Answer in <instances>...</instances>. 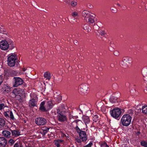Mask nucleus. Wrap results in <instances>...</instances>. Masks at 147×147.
I'll return each mask as SVG.
<instances>
[{
    "label": "nucleus",
    "instance_id": "3",
    "mask_svg": "<svg viewBox=\"0 0 147 147\" xmlns=\"http://www.w3.org/2000/svg\"><path fill=\"white\" fill-rule=\"evenodd\" d=\"M131 117L128 114L123 115L121 119V122L122 125L123 126H127L131 123Z\"/></svg>",
    "mask_w": 147,
    "mask_h": 147
},
{
    "label": "nucleus",
    "instance_id": "40",
    "mask_svg": "<svg viewBox=\"0 0 147 147\" xmlns=\"http://www.w3.org/2000/svg\"><path fill=\"white\" fill-rule=\"evenodd\" d=\"M48 105L49 106V107L51 108L52 106V105L51 102H48Z\"/></svg>",
    "mask_w": 147,
    "mask_h": 147
},
{
    "label": "nucleus",
    "instance_id": "47",
    "mask_svg": "<svg viewBox=\"0 0 147 147\" xmlns=\"http://www.w3.org/2000/svg\"><path fill=\"white\" fill-rule=\"evenodd\" d=\"M117 5H118L119 6H120V5L119 4V3H117Z\"/></svg>",
    "mask_w": 147,
    "mask_h": 147
},
{
    "label": "nucleus",
    "instance_id": "44",
    "mask_svg": "<svg viewBox=\"0 0 147 147\" xmlns=\"http://www.w3.org/2000/svg\"><path fill=\"white\" fill-rule=\"evenodd\" d=\"M65 2H67L68 3H69L70 2V0H65Z\"/></svg>",
    "mask_w": 147,
    "mask_h": 147
},
{
    "label": "nucleus",
    "instance_id": "25",
    "mask_svg": "<svg viewBox=\"0 0 147 147\" xmlns=\"http://www.w3.org/2000/svg\"><path fill=\"white\" fill-rule=\"evenodd\" d=\"M83 28L84 29L87 30L88 32L91 31V29L90 28V26L88 25H84Z\"/></svg>",
    "mask_w": 147,
    "mask_h": 147
},
{
    "label": "nucleus",
    "instance_id": "13",
    "mask_svg": "<svg viewBox=\"0 0 147 147\" xmlns=\"http://www.w3.org/2000/svg\"><path fill=\"white\" fill-rule=\"evenodd\" d=\"M7 144V140L4 137H0V147H5Z\"/></svg>",
    "mask_w": 147,
    "mask_h": 147
},
{
    "label": "nucleus",
    "instance_id": "15",
    "mask_svg": "<svg viewBox=\"0 0 147 147\" xmlns=\"http://www.w3.org/2000/svg\"><path fill=\"white\" fill-rule=\"evenodd\" d=\"M83 121L84 122L86 125L87 124H88L90 121L89 117L87 116L84 115L82 117Z\"/></svg>",
    "mask_w": 147,
    "mask_h": 147
},
{
    "label": "nucleus",
    "instance_id": "46",
    "mask_svg": "<svg viewBox=\"0 0 147 147\" xmlns=\"http://www.w3.org/2000/svg\"><path fill=\"white\" fill-rule=\"evenodd\" d=\"M74 44H77V41L76 40L74 42Z\"/></svg>",
    "mask_w": 147,
    "mask_h": 147
},
{
    "label": "nucleus",
    "instance_id": "17",
    "mask_svg": "<svg viewBox=\"0 0 147 147\" xmlns=\"http://www.w3.org/2000/svg\"><path fill=\"white\" fill-rule=\"evenodd\" d=\"M44 76L47 80H49L51 78V74L49 71L45 72L44 74Z\"/></svg>",
    "mask_w": 147,
    "mask_h": 147
},
{
    "label": "nucleus",
    "instance_id": "37",
    "mask_svg": "<svg viewBox=\"0 0 147 147\" xmlns=\"http://www.w3.org/2000/svg\"><path fill=\"white\" fill-rule=\"evenodd\" d=\"M9 113L10 115V117L12 119H13L14 117L12 112L11 111L9 113Z\"/></svg>",
    "mask_w": 147,
    "mask_h": 147
},
{
    "label": "nucleus",
    "instance_id": "26",
    "mask_svg": "<svg viewBox=\"0 0 147 147\" xmlns=\"http://www.w3.org/2000/svg\"><path fill=\"white\" fill-rule=\"evenodd\" d=\"M5 107L8 108L7 106L3 103L0 104V110H1Z\"/></svg>",
    "mask_w": 147,
    "mask_h": 147
},
{
    "label": "nucleus",
    "instance_id": "49",
    "mask_svg": "<svg viewBox=\"0 0 147 147\" xmlns=\"http://www.w3.org/2000/svg\"><path fill=\"white\" fill-rule=\"evenodd\" d=\"M26 147H30V146H27Z\"/></svg>",
    "mask_w": 147,
    "mask_h": 147
},
{
    "label": "nucleus",
    "instance_id": "34",
    "mask_svg": "<svg viewBox=\"0 0 147 147\" xmlns=\"http://www.w3.org/2000/svg\"><path fill=\"white\" fill-rule=\"evenodd\" d=\"M100 146L101 147H108L107 144L105 142L102 143L100 145Z\"/></svg>",
    "mask_w": 147,
    "mask_h": 147
},
{
    "label": "nucleus",
    "instance_id": "16",
    "mask_svg": "<svg viewBox=\"0 0 147 147\" xmlns=\"http://www.w3.org/2000/svg\"><path fill=\"white\" fill-rule=\"evenodd\" d=\"M2 133L4 136L7 138H9L10 136L11 133L10 131L7 130H3Z\"/></svg>",
    "mask_w": 147,
    "mask_h": 147
},
{
    "label": "nucleus",
    "instance_id": "30",
    "mask_svg": "<svg viewBox=\"0 0 147 147\" xmlns=\"http://www.w3.org/2000/svg\"><path fill=\"white\" fill-rule=\"evenodd\" d=\"M14 147H23V146L22 144L20 143H16L14 144Z\"/></svg>",
    "mask_w": 147,
    "mask_h": 147
},
{
    "label": "nucleus",
    "instance_id": "8",
    "mask_svg": "<svg viewBox=\"0 0 147 147\" xmlns=\"http://www.w3.org/2000/svg\"><path fill=\"white\" fill-rule=\"evenodd\" d=\"M57 118L58 120L61 122L66 121L67 120L66 116L62 113H61L59 110H57Z\"/></svg>",
    "mask_w": 147,
    "mask_h": 147
},
{
    "label": "nucleus",
    "instance_id": "36",
    "mask_svg": "<svg viewBox=\"0 0 147 147\" xmlns=\"http://www.w3.org/2000/svg\"><path fill=\"white\" fill-rule=\"evenodd\" d=\"M3 81V76L0 75V85L1 84Z\"/></svg>",
    "mask_w": 147,
    "mask_h": 147
},
{
    "label": "nucleus",
    "instance_id": "39",
    "mask_svg": "<svg viewBox=\"0 0 147 147\" xmlns=\"http://www.w3.org/2000/svg\"><path fill=\"white\" fill-rule=\"evenodd\" d=\"M7 113H9V112L7 111L6 112H5L4 113V115L6 117H9V114Z\"/></svg>",
    "mask_w": 147,
    "mask_h": 147
},
{
    "label": "nucleus",
    "instance_id": "19",
    "mask_svg": "<svg viewBox=\"0 0 147 147\" xmlns=\"http://www.w3.org/2000/svg\"><path fill=\"white\" fill-rule=\"evenodd\" d=\"M71 16L74 18V20L77 19L79 16L78 13L76 11L72 12L71 13Z\"/></svg>",
    "mask_w": 147,
    "mask_h": 147
},
{
    "label": "nucleus",
    "instance_id": "11",
    "mask_svg": "<svg viewBox=\"0 0 147 147\" xmlns=\"http://www.w3.org/2000/svg\"><path fill=\"white\" fill-rule=\"evenodd\" d=\"M13 79L14 80L15 82L13 85L14 87H17L22 84L23 83V80L20 78L15 77Z\"/></svg>",
    "mask_w": 147,
    "mask_h": 147
},
{
    "label": "nucleus",
    "instance_id": "4",
    "mask_svg": "<svg viewBox=\"0 0 147 147\" xmlns=\"http://www.w3.org/2000/svg\"><path fill=\"white\" fill-rule=\"evenodd\" d=\"M30 96L31 98L28 103L29 106L30 107L37 106L38 100L37 95L35 93L32 92Z\"/></svg>",
    "mask_w": 147,
    "mask_h": 147
},
{
    "label": "nucleus",
    "instance_id": "5",
    "mask_svg": "<svg viewBox=\"0 0 147 147\" xmlns=\"http://www.w3.org/2000/svg\"><path fill=\"white\" fill-rule=\"evenodd\" d=\"M8 55L9 56L7 59L8 65L10 67L13 66L17 59V55L15 53H12Z\"/></svg>",
    "mask_w": 147,
    "mask_h": 147
},
{
    "label": "nucleus",
    "instance_id": "21",
    "mask_svg": "<svg viewBox=\"0 0 147 147\" xmlns=\"http://www.w3.org/2000/svg\"><path fill=\"white\" fill-rule=\"evenodd\" d=\"M142 113L147 115V106L144 105L142 108Z\"/></svg>",
    "mask_w": 147,
    "mask_h": 147
},
{
    "label": "nucleus",
    "instance_id": "9",
    "mask_svg": "<svg viewBox=\"0 0 147 147\" xmlns=\"http://www.w3.org/2000/svg\"><path fill=\"white\" fill-rule=\"evenodd\" d=\"M9 47V44L5 40H2L0 42V48L1 49L5 51L7 50Z\"/></svg>",
    "mask_w": 147,
    "mask_h": 147
},
{
    "label": "nucleus",
    "instance_id": "33",
    "mask_svg": "<svg viewBox=\"0 0 147 147\" xmlns=\"http://www.w3.org/2000/svg\"><path fill=\"white\" fill-rule=\"evenodd\" d=\"M93 144L92 142H90L88 144L84 146L83 147H91Z\"/></svg>",
    "mask_w": 147,
    "mask_h": 147
},
{
    "label": "nucleus",
    "instance_id": "38",
    "mask_svg": "<svg viewBox=\"0 0 147 147\" xmlns=\"http://www.w3.org/2000/svg\"><path fill=\"white\" fill-rule=\"evenodd\" d=\"M114 54L115 55L117 56L119 55V53L118 51H114Z\"/></svg>",
    "mask_w": 147,
    "mask_h": 147
},
{
    "label": "nucleus",
    "instance_id": "7",
    "mask_svg": "<svg viewBox=\"0 0 147 147\" xmlns=\"http://www.w3.org/2000/svg\"><path fill=\"white\" fill-rule=\"evenodd\" d=\"M88 89V85L85 84L80 85L79 87L78 90L82 94H85L87 93Z\"/></svg>",
    "mask_w": 147,
    "mask_h": 147
},
{
    "label": "nucleus",
    "instance_id": "28",
    "mask_svg": "<svg viewBox=\"0 0 147 147\" xmlns=\"http://www.w3.org/2000/svg\"><path fill=\"white\" fill-rule=\"evenodd\" d=\"M8 43L9 44V45H10V46H11L12 47V48L13 49L14 48V43L11 40L9 41Z\"/></svg>",
    "mask_w": 147,
    "mask_h": 147
},
{
    "label": "nucleus",
    "instance_id": "18",
    "mask_svg": "<svg viewBox=\"0 0 147 147\" xmlns=\"http://www.w3.org/2000/svg\"><path fill=\"white\" fill-rule=\"evenodd\" d=\"M5 125V120L3 118H0V129L3 128Z\"/></svg>",
    "mask_w": 147,
    "mask_h": 147
},
{
    "label": "nucleus",
    "instance_id": "24",
    "mask_svg": "<svg viewBox=\"0 0 147 147\" xmlns=\"http://www.w3.org/2000/svg\"><path fill=\"white\" fill-rule=\"evenodd\" d=\"M109 100L111 102L114 103L117 101V98L114 97L113 96H112L110 98Z\"/></svg>",
    "mask_w": 147,
    "mask_h": 147
},
{
    "label": "nucleus",
    "instance_id": "29",
    "mask_svg": "<svg viewBox=\"0 0 147 147\" xmlns=\"http://www.w3.org/2000/svg\"><path fill=\"white\" fill-rule=\"evenodd\" d=\"M93 119L94 121L96 122L98 120V117L97 115H95L93 117Z\"/></svg>",
    "mask_w": 147,
    "mask_h": 147
},
{
    "label": "nucleus",
    "instance_id": "12",
    "mask_svg": "<svg viewBox=\"0 0 147 147\" xmlns=\"http://www.w3.org/2000/svg\"><path fill=\"white\" fill-rule=\"evenodd\" d=\"M129 59V58L127 57H124L121 63V65L124 67L127 66L128 64H131V62Z\"/></svg>",
    "mask_w": 147,
    "mask_h": 147
},
{
    "label": "nucleus",
    "instance_id": "45",
    "mask_svg": "<svg viewBox=\"0 0 147 147\" xmlns=\"http://www.w3.org/2000/svg\"><path fill=\"white\" fill-rule=\"evenodd\" d=\"M26 69L25 68H24L22 70L24 71H25L26 70Z\"/></svg>",
    "mask_w": 147,
    "mask_h": 147
},
{
    "label": "nucleus",
    "instance_id": "6",
    "mask_svg": "<svg viewBox=\"0 0 147 147\" xmlns=\"http://www.w3.org/2000/svg\"><path fill=\"white\" fill-rule=\"evenodd\" d=\"M121 113V110L118 108L113 109L111 112V116L113 118L118 119H119Z\"/></svg>",
    "mask_w": 147,
    "mask_h": 147
},
{
    "label": "nucleus",
    "instance_id": "23",
    "mask_svg": "<svg viewBox=\"0 0 147 147\" xmlns=\"http://www.w3.org/2000/svg\"><path fill=\"white\" fill-rule=\"evenodd\" d=\"M63 142V140H55L54 143L55 146H60V143L62 142Z\"/></svg>",
    "mask_w": 147,
    "mask_h": 147
},
{
    "label": "nucleus",
    "instance_id": "2",
    "mask_svg": "<svg viewBox=\"0 0 147 147\" xmlns=\"http://www.w3.org/2000/svg\"><path fill=\"white\" fill-rule=\"evenodd\" d=\"M73 123H76V129L78 133L79 134L80 138L82 142H86L88 139L86 132L81 130L78 127L79 124L82 123V121L79 120H75L73 121Z\"/></svg>",
    "mask_w": 147,
    "mask_h": 147
},
{
    "label": "nucleus",
    "instance_id": "22",
    "mask_svg": "<svg viewBox=\"0 0 147 147\" xmlns=\"http://www.w3.org/2000/svg\"><path fill=\"white\" fill-rule=\"evenodd\" d=\"M12 134L13 136L17 137L20 135V133L16 130H14L12 131Z\"/></svg>",
    "mask_w": 147,
    "mask_h": 147
},
{
    "label": "nucleus",
    "instance_id": "1",
    "mask_svg": "<svg viewBox=\"0 0 147 147\" xmlns=\"http://www.w3.org/2000/svg\"><path fill=\"white\" fill-rule=\"evenodd\" d=\"M82 15L84 20L90 25L94 24L93 28L94 29V26L98 27L97 25L95 24L94 18L95 15L94 14L88 11L84 10L82 12Z\"/></svg>",
    "mask_w": 147,
    "mask_h": 147
},
{
    "label": "nucleus",
    "instance_id": "35",
    "mask_svg": "<svg viewBox=\"0 0 147 147\" xmlns=\"http://www.w3.org/2000/svg\"><path fill=\"white\" fill-rule=\"evenodd\" d=\"M98 32L100 33L101 36H104L105 34V32L103 30L99 31Z\"/></svg>",
    "mask_w": 147,
    "mask_h": 147
},
{
    "label": "nucleus",
    "instance_id": "27",
    "mask_svg": "<svg viewBox=\"0 0 147 147\" xmlns=\"http://www.w3.org/2000/svg\"><path fill=\"white\" fill-rule=\"evenodd\" d=\"M140 143L141 146L144 147H147V142L142 141Z\"/></svg>",
    "mask_w": 147,
    "mask_h": 147
},
{
    "label": "nucleus",
    "instance_id": "41",
    "mask_svg": "<svg viewBox=\"0 0 147 147\" xmlns=\"http://www.w3.org/2000/svg\"><path fill=\"white\" fill-rule=\"evenodd\" d=\"M87 7L88 8L90 9H91L93 7L92 5L90 4L88 5H87Z\"/></svg>",
    "mask_w": 147,
    "mask_h": 147
},
{
    "label": "nucleus",
    "instance_id": "20",
    "mask_svg": "<svg viewBox=\"0 0 147 147\" xmlns=\"http://www.w3.org/2000/svg\"><path fill=\"white\" fill-rule=\"evenodd\" d=\"M45 102L43 101L41 102L40 105V107L39 109L42 111H46V109L44 107L45 104Z\"/></svg>",
    "mask_w": 147,
    "mask_h": 147
},
{
    "label": "nucleus",
    "instance_id": "10",
    "mask_svg": "<svg viewBox=\"0 0 147 147\" xmlns=\"http://www.w3.org/2000/svg\"><path fill=\"white\" fill-rule=\"evenodd\" d=\"M35 122L38 125H43L46 124L47 120L43 118L38 117L35 119Z\"/></svg>",
    "mask_w": 147,
    "mask_h": 147
},
{
    "label": "nucleus",
    "instance_id": "31",
    "mask_svg": "<svg viewBox=\"0 0 147 147\" xmlns=\"http://www.w3.org/2000/svg\"><path fill=\"white\" fill-rule=\"evenodd\" d=\"M75 140L76 142L79 143H81L82 142L80 138H76Z\"/></svg>",
    "mask_w": 147,
    "mask_h": 147
},
{
    "label": "nucleus",
    "instance_id": "42",
    "mask_svg": "<svg viewBox=\"0 0 147 147\" xmlns=\"http://www.w3.org/2000/svg\"><path fill=\"white\" fill-rule=\"evenodd\" d=\"M9 143H11V144H13V143H14V140H13L11 139H10L9 140Z\"/></svg>",
    "mask_w": 147,
    "mask_h": 147
},
{
    "label": "nucleus",
    "instance_id": "32",
    "mask_svg": "<svg viewBox=\"0 0 147 147\" xmlns=\"http://www.w3.org/2000/svg\"><path fill=\"white\" fill-rule=\"evenodd\" d=\"M77 5V2L75 1H72L71 2V5L73 6H75Z\"/></svg>",
    "mask_w": 147,
    "mask_h": 147
},
{
    "label": "nucleus",
    "instance_id": "48",
    "mask_svg": "<svg viewBox=\"0 0 147 147\" xmlns=\"http://www.w3.org/2000/svg\"><path fill=\"white\" fill-rule=\"evenodd\" d=\"M140 111H141V109H140Z\"/></svg>",
    "mask_w": 147,
    "mask_h": 147
},
{
    "label": "nucleus",
    "instance_id": "14",
    "mask_svg": "<svg viewBox=\"0 0 147 147\" xmlns=\"http://www.w3.org/2000/svg\"><path fill=\"white\" fill-rule=\"evenodd\" d=\"M22 91V90L20 89L15 88L13 90V93L16 96L18 95L19 96H20L21 95L20 93H21Z\"/></svg>",
    "mask_w": 147,
    "mask_h": 147
},
{
    "label": "nucleus",
    "instance_id": "43",
    "mask_svg": "<svg viewBox=\"0 0 147 147\" xmlns=\"http://www.w3.org/2000/svg\"><path fill=\"white\" fill-rule=\"evenodd\" d=\"M49 129L48 128H47V129H46V130H45L44 131V132L45 133H47L48 131V130H49Z\"/></svg>",
    "mask_w": 147,
    "mask_h": 147
}]
</instances>
